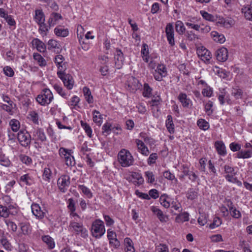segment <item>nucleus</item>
<instances>
[{
  "instance_id": "obj_14",
  "label": "nucleus",
  "mask_w": 252,
  "mask_h": 252,
  "mask_svg": "<svg viewBox=\"0 0 252 252\" xmlns=\"http://www.w3.org/2000/svg\"><path fill=\"white\" fill-rule=\"evenodd\" d=\"M19 182L21 186H31L34 183V180L31 174L27 173L20 177Z\"/></svg>"
},
{
  "instance_id": "obj_30",
  "label": "nucleus",
  "mask_w": 252,
  "mask_h": 252,
  "mask_svg": "<svg viewBox=\"0 0 252 252\" xmlns=\"http://www.w3.org/2000/svg\"><path fill=\"white\" fill-rule=\"evenodd\" d=\"M211 35L215 41L220 43H223L225 41L224 36L222 34L220 33L217 31H212L211 32Z\"/></svg>"
},
{
  "instance_id": "obj_48",
  "label": "nucleus",
  "mask_w": 252,
  "mask_h": 252,
  "mask_svg": "<svg viewBox=\"0 0 252 252\" xmlns=\"http://www.w3.org/2000/svg\"><path fill=\"white\" fill-rule=\"evenodd\" d=\"M176 31L179 34H183L186 31V28L184 26L183 23L180 20L177 21L175 24Z\"/></svg>"
},
{
  "instance_id": "obj_5",
  "label": "nucleus",
  "mask_w": 252,
  "mask_h": 252,
  "mask_svg": "<svg viewBox=\"0 0 252 252\" xmlns=\"http://www.w3.org/2000/svg\"><path fill=\"white\" fill-rule=\"evenodd\" d=\"M53 94L49 89H44L36 98V101L41 105L49 104L53 99Z\"/></svg>"
},
{
  "instance_id": "obj_29",
  "label": "nucleus",
  "mask_w": 252,
  "mask_h": 252,
  "mask_svg": "<svg viewBox=\"0 0 252 252\" xmlns=\"http://www.w3.org/2000/svg\"><path fill=\"white\" fill-rule=\"evenodd\" d=\"M215 146L219 155L221 156H225L226 154V148L222 141H216L215 142Z\"/></svg>"
},
{
  "instance_id": "obj_34",
  "label": "nucleus",
  "mask_w": 252,
  "mask_h": 252,
  "mask_svg": "<svg viewBox=\"0 0 252 252\" xmlns=\"http://www.w3.org/2000/svg\"><path fill=\"white\" fill-rule=\"evenodd\" d=\"M33 59L37 62V63L40 67H44L47 65V62L44 58L39 54L34 53L33 54Z\"/></svg>"
},
{
  "instance_id": "obj_17",
  "label": "nucleus",
  "mask_w": 252,
  "mask_h": 252,
  "mask_svg": "<svg viewBox=\"0 0 252 252\" xmlns=\"http://www.w3.org/2000/svg\"><path fill=\"white\" fill-rule=\"evenodd\" d=\"M54 61L59 70V71L64 72L66 68V63L64 62V57L62 55H57L55 56Z\"/></svg>"
},
{
  "instance_id": "obj_58",
  "label": "nucleus",
  "mask_w": 252,
  "mask_h": 252,
  "mask_svg": "<svg viewBox=\"0 0 252 252\" xmlns=\"http://www.w3.org/2000/svg\"><path fill=\"white\" fill-rule=\"evenodd\" d=\"M38 25L39 26V33L43 37L46 36L48 31V26L46 25L45 22H44L43 24H38Z\"/></svg>"
},
{
  "instance_id": "obj_41",
  "label": "nucleus",
  "mask_w": 252,
  "mask_h": 252,
  "mask_svg": "<svg viewBox=\"0 0 252 252\" xmlns=\"http://www.w3.org/2000/svg\"><path fill=\"white\" fill-rule=\"evenodd\" d=\"M42 241L46 244L49 249H53L55 248V244L53 238L49 235H45L42 237Z\"/></svg>"
},
{
  "instance_id": "obj_43",
  "label": "nucleus",
  "mask_w": 252,
  "mask_h": 252,
  "mask_svg": "<svg viewBox=\"0 0 252 252\" xmlns=\"http://www.w3.org/2000/svg\"><path fill=\"white\" fill-rule=\"evenodd\" d=\"M9 126L14 132H17L20 127V123L15 119H11L9 122Z\"/></svg>"
},
{
  "instance_id": "obj_51",
  "label": "nucleus",
  "mask_w": 252,
  "mask_h": 252,
  "mask_svg": "<svg viewBox=\"0 0 252 252\" xmlns=\"http://www.w3.org/2000/svg\"><path fill=\"white\" fill-rule=\"evenodd\" d=\"M153 89L148 83H144L142 94L145 97H150L151 96Z\"/></svg>"
},
{
  "instance_id": "obj_12",
  "label": "nucleus",
  "mask_w": 252,
  "mask_h": 252,
  "mask_svg": "<svg viewBox=\"0 0 252 252\" xmlns=\"http://www.w3.org/2000/svg\"><path fill=\"white\" fill-rule=\"evenodd\" d=\"M165 33L167 41L171 46L175 45L174 32L173 25L168 23L165 28Z\"/></svg>"
},
{
  "instance_id": "obj_9",
  "label": "nucleus",
  "mask_w": 252,
  "mask_h": 252,
  "mask_svg": "<svg viewBox=\"0 0 252 252\" xmlns=\"http://www.w3.org/2000/svg\"><path fill=\"white\" fill-rule=\"evenodd\" d=\"M224 177L225 179L230 183L237 182V178L235 177L236 172L233 167L227 165L224 166Z\"/></svg>"
},
{
  "instance_id": "obj_49",
  "label": "nucleus",
  "mask_w": 252,
  "mask_h": 252,
  "mask_svg": "<svg viewBox=\"0 0 252 252\" xmlns=\"http://www.w3.org/2000/svg\"><path fill=\"white\" fill-rule=\"evenodd\" d=\"M93 121L98 125H100L102 123V117L99 111L94 110L93 112Z\"/></svg>"
},
{
  "instance_id": "obj_28",
  "label": "nucleus",
  "mask_w": 252,
  "mask_h": 252,
  "mask_svg": "<svg viewBox=\"0 0 252 252\" xmlns=\"http://www.w3.org/2000/svg\"><path fill=\"white\" fill-rule=\"evenodd\" d=\"M141 54L143 61H144L146 63H148L149 62L150 56L149 47L147 44H143Z\"/></svg>"
},
{
  "instance_id": "obj_38",
  "label": "nucleus",
  "mask_w": 252,
  "mask_h": 252,
  "mask_svg": "<svg viewBox=\"0 0 252 252\" xmlns=\"http://www.w3.org/2000/svg\"><path fill=\"white\" fill-rule=\"evenodd\" d=\"M252 157V151L251 150L240 151L236 154V158H249Z\"/></svg>"
},
{
  "instance_id": "obj_45",
  "label": "nucleus",
  "mask_w": 252,
  "mask_h": 252,
  "mask_svg": "<svg viewBox=\"0 0 252 252\" xmlns=\"http://www.w3.org/2000/svg\"><path fill=\"white\" fill-rule=\"evenodd\" d=\"M169 199L168 196L165 194H163L160 196L159 202L161 205L165 208H168L170 206Z\"/></svg>"
},
{
  "instance_id": "obj_61",
  "label": "nucleus",
  "mask_w": 252,
  "mask_h": 252,
  "mask_svg": "<svg viewBox=\"0 0 252 252\" xmlns=\"http://www.w3.org/2000/svg\"><path fill=\"white\" fill-rule=\"evenodd\" d=\"M60 44L55 40H49L48 42V48L49 50L53 49H60Z\"/></svg>"
},
{
  "instance_id": "obj_35",
  "label": "nucleus",
  "mask_w": 252,
  "mask_h": 252,
  "mask_svg": "<svg viewBox=\"0 0 252 252\" xmlns=\"http://www.w3.org/2000/svg\"><path fill=\"white\" fill-rule=\"evenodd\" d=\"M54 33L58 36L66 37L68 35L69 32L67 29L58 26L54 29Z\"/></svg>"
},
{
  "instance_id": "obj_47",
  "label": "nucleus",
  "mask_w": 252,
  "mask_h": 252,
  "mask_svg": "<svg viewBox=\"0 0 252 252\" xmlns=\"http://www.w3.org/2000/svg\"><path fill=\"white\" fill-rule=\"evenodd\" d=\"M189 220V215L186 212L179 214L175 218V221L178 223L183 222Z\"/></svg>"
},
{
  "instance_id": "obj_59",
  "label": "nucleus",
  "mask_w": 252,
  "mask_h": 252,
  "mask_svg": "<svg viewBox=\"0 0 252 252\" xmlns=\"http://www.w3.org/2000/svg\"><path fill=\"white\" fill-rule=\"evenodd\" d=\"M222 223L221 219L218 217H215L214 219L213 222L210 224L209 227L211 229H214L220 225Z\"/></svg>"
},
{
  "instance_id": "obj_55",
  "label": "nucleus",
  "mask_w": 252,
  "mask_h": 252,
  "mask_svg": "<svg viewBox=\"0 0 252 252\" xmlns=\"http://www.w3.org/2000/svg\"><path fill=\"white\" fill-rule=\"evenodd\" d=\"M59 152L60 156L62 158H64V160L66 159V158L69 157V155H71V150L66 149L63 147L60 148Z\"/></svg>"
},
{
  "instance_id": "obj_16",
  "label": "nucleus",
  "mask_w": 252,
  "mask_h": 252,
  "mask_svg": "<svg viewBox=\"0 0 252 252\" xmlns=\"http://www.w3.org/2000/svg\"><path fill=\"white\" fill-rule=\"evenodd\" d=\"M135 142L138 151L142 155L146 157L148 156L150 154V151L145 143L139 139H136Z\"/></svg>"
},
{
  "instance_id": "obj_56",
  "label": "nucleus",
  "mask_w": 252,
  "mask_h": 252,
  "mask_svg": "<svg viewBox=\"0 0 252 252\" xmlns=\"http://www.w3.org/2000/svg\"><path fill=\"white\" fill-rule=\"evenodd\" d=\"M231 94L236 99L242 98L243 94L242 90L239 88H233L232 90Z\"/></svg>"
},
{
  "instance_id": "obj_40",
  "label": "nucleus",
  "mask_w": 252,
  "mask_h": 252,
  "mask_svg": "<svg viewBox=\"0 0 252 252\" xmlns=\"http://www.w3.org/2000/svg\"><path fill=\"white\" fill-rule=\"evenodd\" d=\"M84 32V30L83 27L81 25H78L77 29V34L81 45L87 43L85 42L83 38Z\"/></svg>"
},
{
  "instance_id": "obj_31",
  "label": "nucleus",
  "mask_w": 252,
  "mask_h": 252,
  "mask_svg": "<svg viewBox=\"0 0 252 252\" xmlns=\"http://www.w3.org/2000/svg\"><path fill=\"white\" fill-rule=\"evenodd\" d=\"M178 99L184 107H189L191 103L190 99L187 98V95L185 93H180L178 96Z\"/></svg>"
},
{
  "instance_id": "obj_50",
  "label": "nucleus",
  "mask_w": 252,
  "mask_h": 252,
  "mask_svg": "<svg viewBox=\"0 0 252 252\" xmlns=\"http://www.w3.org/2000/svg\"><path fill=\"white\" fill-rule=\"evenodd\" d=\"M197 125L200 129L203 130L208 129L210 127L209 123L203 119H199L197 122Z\"/></svg>"
},
{
  "instance_id": "obj_18",
  "label": "nucleus",
  "mask_w": 252,
  "mask_h": 252,
  "mask_svg": "<svg viewBox=\"0 0 252 252\" xmlns=\"http://www.w3.org/2000/svg\"><path fill=\"white\" fill-rule=\"evenodd\" d=\"M151 210L157 216L161 222H166L168 220L169 218L168 216L164 215L162 211L157 207L154 206H152L151 207Z\"/></svg>"
},
{
  "instance_id": "obj_21",
  "label": "nucleus",
  "mask_w": 252,
  "mask_h": 252,
  "mask_svg": "<svg viewBox=\"0 0 252 252\" xmlns=\"http://www.w3.org/2000/svg\"><path fill=\"white\" fill-rule=\"evenodd\" d=\"M62 16L58 13L53 12L50 14L48 21L49 27H54L58 24L60 20H62Z\"/></svg>"
},
{
  "instance_id": "obj_57",
  "label": "nucleus",
  "mask_w": 252,
  "mask_h": 252,
  "mask_svg": "<svg viewBox=\"0 0 252 252\" xmlns=\"http://www.w3.org/2000/svg\"><path fill=\"white\" fill-rule=\"evenodd\" d=\"M0 242L5 249L8 251L11 250L12 248V245L5 237H2L0 239Z\"/></svg>"
},
{
  "instance_id": "obj_26",
  "label": "nucleus",
  "mask_w": 252,
  "mask_h": 252,
  "mask_svg": "<svg viewBox=\"0 0 252 252\" xmlns=\"http://www.w3.org/2000/svg\"><path fill=\"white\" fill-rule=\"evenodd\" d=\"M34 19L37 24H43L44 22H45V15L42 10L36 9L35 10Z\"/></svg>"
},
{
  "instance_id": "obj_39",
  "label": "nucleus",
  "mask_w": 252,
  "mask_h": 252,
  "mask_svg": "<svg viewBox=\"0 0 252 252\" xmlns=\"http://www.w3.org/2000/svg\"><path fill=\"white\" fill-rule=\"evenodd\" d=\"M10 206L7 207L0 205V218H3L6 219L8 218L10 215Z\"/></svg>"
},
{
  "instance_id": "obj_15",
  "label": "nucleus",
  "mask_w": 252,
  "mask_h": 252,
  "mask_svg": "<svg viewBox=\"0 0 252 252\" xmlns=\"http://www.w3.org/2000/svg\"><path fill=\"white\" fill-rule=\"evenodd\" d=\"M20 231L17 234V236L21 237L23 235H28L32 231L30 224L28 222H21L19 223Z\"/></svg>"
},
{
  "instance_id": "obj_22",
  "label": "nucleus",
  "mask_w": 252,
  "mask_h": 252,
  "mask_svg": "<svg viewBox=\"0 0 252 252\" xmlns=\"http://www.w3.org/2000/svg\"><path fill=\"white\" fill-rule=\"evenodd\" d=\"M33 138L41 142L46 141L47 138L42 128H37L33 132Z\"/></svg>"
},
{
  "instance_id": "obj_33",
  "label": "nucleus",
  "mask_w": 252,
  "mask_h": 252,
  "mask_svg": "<svg viewBox=\"0 0 252 252\" xmlns=\"http://www.w3.org/2000/svg\"><path fill=\"white\" fill-rule=\"evenodd\" d=\"M15 105L13 103H9L7 104H2L0 105L1 108L6 112L9 115H13L15 113Z\"/></svg>"
},
{
  "instance_id": "obj_27",
  "label": "nucleus",
  "mask_w": 252,
  "mask_h": 252,
  "mask_svg": "<svg viewBox=\"0 0 252 252\" xmlns=\"http://www.w3.org/2000/svg\"><path fill=\"white\" fill-rule=\"evenodd\" d=\"M242 12L244 14L246 19L252 21V3L250 5L244 6L242 8Z\"/></svg>"
},
{
  "instance_id": "obj_24",
  "label": "nucleus",
  "mask_w": 252,
  "mask_h": 252,
  "mask_svg": "<svg viewBox=\"0 0 252 252\" xmlns=\"http://www.w3.org/2000/svg\"><path fill=\"white\" fill-rule=\"evenodd\" d=\"M32 45L40 52H44L46 47L45 44L38 38H34L32 41Z\"/></svg>"
},
{
  "instance_id": "obj_63",
  "label": "nucleus",
  "mask_w": 252,
  "mask_h": 252,
  "mask_svg": "<svg viewBox=\"0 0 252 252\" xmlns=\"http://www.w3.org/2000/svg\"><path fill=\"white\" fill-rule=\"evenodd\" d=\"M146 180L149 183H153L155 181V178L152 171H148L145 172Z\"/></svg>"
},
{
  "instance_id": "obj_52",
  "label": "nucleus",
  "mask_w": 252,
  "mask_h": 252,
  "mask_svg": "<svg viewBox=\"0 0 252 252\" xmlns=\"http://www.w3.org/2000/svg\"><path fill=\"white\" fill-rule=\"evenodd\" d=\"M52 176L51 170L48 167H45L43 170L42 178L44 180L49 182Z\"/></svg>"
},
{
  "instance_id": "obj_54",
  "label": "nucleus",
  "mask_w": 252,
  "mask_h": 252,
  "mask_svg": "<svg viewBox=\"0 0 252 252\" xmlns=\"http://www.w3.org/2000/svg\"><path fill=\"white\" fill-rule=\"evenodd\" d=\"M200 14L206 20L211 22H213L216 20L214 16L204 10L200 11Z\"/></svg>"
},
{
  "instance_id": "obj_7",
  "label": "nucleus",
  "mask_w": 252,
  "mask_h": 252,
  "mask_svg": "<svg viewBox=\"0 0 252 252\" xmlns=\"http://www.w3.org/2000/svg\"><path fill=\"white\" fill-rule=\"evenodd\" d=\"M197 54L198 57L204 63H208L212 59V54L211 52L203 46H200L197 48Z\"/></svg>"
},
{
  "instance_id": "obj_11",
  "label": "nucleus",
  "mask_w": 252,
  "mask_h": 252,
  "mask_svg": "<svg viewBox=\"0 0 252 252\" xmlns=\"http://www.w3.org/2000/svg\"><path fill=\"white\" fill-rule=\"evenodd\" d=\"M154 78L158 81H161L163 77L167 75L166 66L163 64H159L153 74Z\"/></svg>"
},
{
  "instance_id": "obj_46",
  "label": "nucleus",
  "mask_w": 252,
  "mask_h": 252,
  "mask_svg": "<svg viewBox=\"0 0 252 252\" xmlns=\"http://www.w3.org/2000/svg\"><path fill=\"white\" fill-rule=\"evenodd\" d=\"M78 189L82 191V192L86 195L88 198H91L93 197V193L91 190L87 187L83 185H80L78 186Z\"/></svg>"
},
{
  "instance_id": "obj_37",
  "label": "nucleus",
  "mask_w": 252,
  "mask_h": 252,
  "mask_svg": "<svg viewBox=\"0 0 252 252\" xmlns=\"http://www.w3.org/2000/svg\"><path fill=\"white\" fill-rule=\"evenodd\" d=\"M83 92L85 99L88 103L89 104L93 103L94 99L90 89L87 87H85L83 89Z\"/></svg>"
},
{
  "instance_id": "obj_2",
  "label": "nucleus",
  "mask_w": 252,
  "mask_h": 252,
  "mask_svg": "<svg viewBox=\"0 0 252 252\" xmlns=\"http://www.w3.org/2000/svg\"><path fill=\"white\" fill-rule=\"evenodd\" d=\"M68 230L74 234L79 235L83 238H86L88 236V231L87 229L82 222H78L75 219L70 221Z\"/></svg>"
},
{
  "instance_id": "obj_6",
  "label": "nucleus",
  "mask_w": 252,
  "mask_h": 252,
  "mask_svg": "<svg viewBox=\"0 0 252 252\" xmlns=\"http://www.w3.org/2000/svg\"><path fill=\"white\" fill-rule=\"evenodd\" d=\"M57 75L63 81L64 86L68 89L71 90L74 86L73 77L68 74L65 73L63 71H58Z\"/></svg>"
},
{
  "instance_id": "obj_23",
  "label": "nucleus",
  "mask_w": 252,
  "mask_h": 252,
  "mask_svg": "<svg viewBox=\"0 0 252 252\" xmlns=\"http://www.w3.org/2000/svg\"><path fill=\"white\" fill-rule=\"evenodd\" d=\"M217 23L222 25L226 28H230L234 25V21L230 18L224 19L223 17H219Z\"/></svg>"
},
{
  "instance_id": "obj_13",
  "label": "nucleus",
  "mask_w": 252,
  "mask_h": 252,
  "mask_svg": "<svg viewBox=\"0 0 252 252\" xmlns=\"http://www.w3.org/2000/svg\"><path fill=\"white\" fill-rule=\"evenodd\" d=\"M31 209L32 214L38 219H42L46 213L45 209L42 210L40 206L36 203L32 204Z\"/></svg>"
},
{
  "instance_id": "obj_8",
  "label": "nucleus",
  "mask_w": 252,
  "mask_h": 252,
  "mask_svg": "<svg viewBox=\"0 0 252 252\" xmlns=\"http://www.w3.org/2000/svg\"><path fill=\"white\" fill-rule=\"evenodd\" d=\"M70 184V177L68 175H62L57 181V185L59 189L63 193L67 190Z\"/></svg>"
},
{
  "instance_id": "obj_60",
  "label": "nucleus",
  "mask_w": 252,
  "mask_h": 252,
  "mask_svg": "<svg viewBox=\"0 0 252 252\" xmlns=\"http://www.w3.org/2000/svg\"><path fill=\"white\" fill-rule=\"evenodd\" d=\"M30 119L32 122L36 125L39 124V116L38 113L35 111H31L29 113Z\"/></svg>"
},
{
  "instance_id": "obj_62",
  "label": "nucleus",
  "mask_w": 252,
  "mask_h": 252,
  "mask_svg": "<svg viewBox=\"0 0 252 252\" xmlns=\"http://www.w3.org/2000/svg\"><path fill=\"white\" fill-rule=\"evenodd\" d=\"M158 158V156L157 153H152L150 155L149 157L147 159V163L149 165H152L156 163L157 159Z\"/></svg>"
},
{
  "instance_id": "obj_25",
  "label": "nucleus",
  "mask_w": 252,
  "mask_h": 252,
  "mask_svg": "<svg viewBox=\"0 0 252 252\" xmlns=\"http://www.w3.org/2000/svg\"><path fill=\"white\" fill-rule=\"evenodd\" d=\"M124 243L126 252H135L133 242L130 238H125Z\"/></svg>"
},
{
  "instance_id": "obj_42",
  "label": "nucleus",
  "mask_w": 252,
  "mask_h": 252,
  "mask_svg": "<svg viewBox=\"0 0 252 252\" xmlns=\"http://www.w3.org/2000/svg\"><path fill=\"white\" fill-rule=\"evenodd\" d=\"M54 89L56 90L58 94H59L63 97L67 99L69 96V94L66 93L63 88L59 85L55 84L53 86Z\"/></svg>"
},
{
  "instance_id": "obj_3",
  "label": "nucleus",
  "mask_w": 252,
  "mask_h": 252,
  "mask_svg": "<svg viewBox=\"0 0 252 252\" xmlns=\"http://www.w3.org/2000/svg\"><path fill=\"white\" fill-rule=\"evenodd\" d=\"M118 161L122 167H128L133 164L134 158L129 151L121 150L118 154Z\"/></svg>"
},
{
  "instance_id": "obj_4",
  "label": "nucleus",
  "mask_w": 252,
  "mask_h": 252,
  "mask_svg": "<svg viewBox=\"0 0 252 252\" xmlns=\"http://www.w3.org/2000/svg\"><path fill=\"white\" fill-rule=\"evenodd\" d=\"M91 232L93 237L100 238L105 232L104 222L102 220L97 219L92 223Z\"/></svg>"
},
{
  "instance_id": "obj_20",
  "label": "nucleus",
  "mask_w": 252,
  "mask_h": 252,
  "mask_svg": "<svg viewBox=\"0 0 252 252\" xmlns=\"http://www.w3.org/2000/svg\"><path fill=\"white\" fill-rule=\"evenodd\" d=\"M115 66L117 69L122 67L124 64V57L122 51L120 49H116V54L115 55Z\"/></svg>"
},
{
  "instance_id": "obj_53",
  "label": "nucleus",
  "mask_w": 252,
  "mask_h": 252,
  "mask_svg": "<svg viewBox=\"0 0 252 252\" xmlns=\"http://www.w3.org/2000/svg\"><path fill=\"white\" fill-rule=\"evenodd\" d=\"M81 125L88 136L90 138H92L93 137V135L92 129L91 126L88 124L83 121L81 122Z\"/></svg>"
},
{
  "instance_id": "obj_64",
  "label": "nucleus",
  "mask_w": 252,
  "mask_h": 252,
  "mask_svg": "<svg viewBox=\"0 0 252 252\" xmlns=\"http://www.w3.org/2000/svg\"><path fill=\"white\" fill-rule=\"evenodd\" d=\"M213 106V103L211 100H209L205 105V110L208 115H211L213 112V110L212 107Z\"/></svg>"
},
{
  "instance_id": "obj_19",
  "label": "nucleus",
  "mask_w": 252,
  "mask_h": 252,
  "mask_svg": "<svg viewBox=\"0 0 252 252\" xmlns=\"http://www.w3.org/2000/svg\"><path fill=\"white\" fill-rule=\"evenodd\" d=\"M217 60L219 62H225L228 58V53L227 49L224 47H221L216 52Z\"/></svg>"
},
{
  "instance_id": "obj_36",
  "label": "nucleus",
  "mask_w": 252,
  "mask_h": 252,
  "mask_svg": "<svg viewBox=\"0 0 252 252\" xmlns=\"http://www.w3.org/2000/svg\"><path fill=\"white\" fill-rule=\"evenodd\" d=\"M165 125L166 128L170 134L175 131L174 125L173 122L172 117L171 115H168L166 120Z\"/></svg>"
},
{
  "instance_id": "obj_32",
  "label": "nucleus",
  "mask_w": 252,
  "mask_h": 252,
  "mask_svg": "<svg viewBox=\"0 0 252 252\" xmlns=\"http://www.w3.org/2000/svg\"><path fill=\"white\" fill-rule=\"evenodd\" d=\"M4 222L7 226L8 230L11 233H15L17 230V224L10 219H4Z\"/></svg>"
},
{
  "instance_id": "obj_1",
  "label": "nucleus",
  "mask_w": 252,
  "mask_h": 252,
  "mask_svg": "<svg viewBox=\"0 0 252 252\" xmlns=\"http://www.w3.org/2000/svg\"><path fill=\"white\" fill-rule=\"evenodd\" d=\"M200 18H197L195 17H189L185 22L186 25L190 29H193L201 33H206L211 31V28L208 25L204 24H199Z\"/></svg>"
},
{
  "instance_id": "obj_10",
  "label": "nucleus",
  "mask_w": 252,
  "mask_h": 252,
  "mask_svg": "<svg viewBox=\"0 0 252 252\" xmlns=\"http://www.w3.org/2000/svg\"><path fill=\"white\" fill-rule=\"evenodd\" d=\"M17 139L21 145L24 147H27L31 143V135L27 131L25 130H20L18 132Z\"/></svg>"
},
{
  "instance_id": "obj_44",
  "label": "nucleus",
  "mask_w": 252,
  "mask_h": 252,
  "mask_svg": "<svg viewBox=\"0 0 252 252\" xmlns=\"http://www.w3.org/2000/svg\"><path fill=\"white\" fill-rule=\"evenodd\" d=\"M0 164L5 167H9L11 165V162L4 154L0 152Z\"/></svg>"
}]
</instances>
